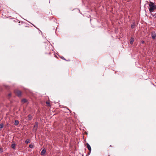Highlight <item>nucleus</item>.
<instances>
[{
    "label": "nucleus",
    "instance_id": "nucleus-1",
    "mask_svg": "<svg viewBox=\"0 0 156 156\" xmlns=\"http://www.w3.org/2000/svg\"><path fill=\"white\" fill-rule=\"evenodd\" d=\"M149 6L150 7L149 8L150 12L151 13L156 9V6L154 5V4L153 3L150 2V4H149Z\"/></svg>",
    "mask_w": 156,
    "mask_h": 156
},
{
    "label": "nucleus",
    "instance_id": "nucleus-2",
    "mask_svg": "<svg viewBox=\"0 0 156 156\" xmlns=\"http://www.w3.org/2000/svg\"><path fill=\"white\" fill-rule=\"evenodd\" d=\"M38 126V123L37 122H36L35 123V125L34 126L33 130L35 132L37 130V128Z\"/></svg>",
    "mask_w": 156,
    "mask_h": 156
},
{
    "label": "nucleus",
    "instance_id": "nucleus-3",
    "mask_svg": "<svg viewBox=\"0 0 156 156\" xmlns=\"http://www.w3.org/2000/svg\"><path fill=\"white\" fill-rule=\"evenodd\" d=\"M15 92L16 94L19 97H20L21 95V93L20 91L19 90H16L15 91Z\"/></svg>",
    "mask_w": 156,
    "mask_h": 156
},
{
    "label": "nucleus",
    "instance_id": "nucleus-4",
    "mask_svg": "<svg viewBox=\"0 0 156 156\" xmlns=\"http://www.w3.org/2000/svg\"><path fill=\"white\" fill-rule=\"evenodd\" d=\"M151 37L153 39H154L156 37V33L155 32H153L151 33Z\"/></svg>",
    "mask_w": 156,
    "mask_h": 156
},
{
    "label": "nucleus",
    "instance_id": "nucleus-5",
    "mask_svg": "<svg viewBox=\"0 0 156 156\" xmlns=\"http://www.w3.org/2000/svg\"><path fill=\"white\" fill-rule=\"evenodd\" d=\"M87 148L89 151V153H90L91 152V147H90V145H89V144L88 143H87Z\"/></svg>",
    "mask_w": 156,
    "mask_h": 156
},
{
    "label": "nucleus",
    "instance_id": "nucleus-6",
    "mask_svg": "<svg viewBox=\"0 0 156 156\" xmlns=\"http://www.w3.org/2000/svg\"><path fill=\"white\" fill-rule=\"evenodd\" d=\"M46 151L45 149H44L41 151V155H44L46 153Z\"/></svg>",
    "mask_w": 156,
    "mask_h": 156
},
{
    "label": "nucleus",
    "instance_id": "nucleus-7",
    "mask_svg": "<svg viewBox=\"0 0 156 156\" xmlns=\"http://www.w3.org/2000/svg\"><path fill=\"white\" fill-rule=\"evenodd\" d=\"M134 39L132 37L130 40V44H132L133 43V42H134Z\"/></svg>",
    "mask_w": 156,
    "mask_h": 156
},
{
    "label": "nucleus",
    "instance_id": "nucleus-8",
    "mask_svg": "<svg viewBox=\"0 0 156 156\" xmlns=\"http://www.w3.org/2000/svg\"><path fill=\"white\" fill-rule=\"evenodd\" d=\"M19 122L17 120H16L15 121V122H14L15 125L16 126H17L19 124Z\"/></svg>",
    "mask_w": 156,
    "mask_h": 156
},
{
    "label": "nucleus",
    "instance_id": "nucleus-9",
    "mask_svg": "<svg viewBox=\"0 0 156 156\" xmlns=\"http://www.w3.org/2000/svg\"><path fill=\"white\" fill-rule=\"evenodd\" d=\"M135 22H133V24L131 25V28L132 29H133L134 28V27H135Z\"/></svg>",
    "mask_w": 156,
    "mask_h": 156
},
{
    "label": "nucleus",
    "instance_id": "nucleus-10",
    "mask_svg": "<svg viewBox=\"0 0 156 156\" xmlns=\"http://www.w3.org/2000/svg\"><path fill=\"white\" fill-rule=\"evenodd\" d=\"M28 119L29 120H30L32 119V116L31 115H28Z\"/></svg>",
    "mask_w": 156,
    "mask_h": 156
},
{
    "label": "nucleus",
    "instance_id": "nucleus-11",
    "mask_svg": "<svg viewBox=\"0 0 156 156\" xmlns=\"http://www.w3.org/2000/svg\"><path fill=\"white\" fill-rule=\"evenodd\" d=\"M16 146V144H12L11 147L15 149Z\"/></svg>",
    "mask_w": 156,
    "mask_h": 156
},
{
    "label": "nucleus",
    "instance_id": "nucleus-12",
    "mask_svg": "<svg viewBox=\"0 0 156 156\" xmlns=\"http://www.w3.org/2000/svg\"><path fill=\"white\" fill-rule=\"evenodd\" d=\"M151 13L152 16H153V17H156V13H152L151 12Z\"/></svg>",
    "mask_w": 156,
    "mask_h": 156
},
{
    "label": "nucleus",
    "instance_id": "nucleus-13",
    "mask_svg": "<svg viewBox=\"0 0 156 156\" xmlns=\"http://www.w3.org/2000/svg\"><path fill=\"white\" fill-rule=\"evenodd\" d=\"M30 140L29 139H27L25 141V143L26 144H28L30 142Z\"/></svg>",
    "mask_w": 156,
    "mask_h": 156
},
{
    "label": "nucleus",
    "instance_id": "nucleus-14",
    "mask_svg": "<svg viewBox=\"0 0 156 156\" xmlns=\"http://www.w3.org/2000/svg\"><path fill=\"white\" fill-rule=\"evenodd\" d=\"M4 127V125L3 123L0 124V129L3 128Z\"/></svg>",
    "mask_w": 156,
    "mask_h": 156
},
{
    "label": "nucleus",
    "instance_id": "nucleus-15",
    "mask_svg": "<svg viewBox=\"0 0 156 156\" xmlns=\"http://www.w3.org/2000/svg\"><path fill=\"white\" fill-rule=\"evenodd\" d=\"M22 102L23 103H25L27 101V100L26 99H23L22 100Z\"/></svg>",
    "mask_w": 156,
    "mask_h": 156
},
{
    "label": "nucleus",
    "instance_id": "nucleus-16",
    "mask_svg": "<svg viewBox=\"0 0 156 156\" xmlns=\"http://www.w3.org/2000/svg\"><path fill=\"white\" fill-rule=\"evenodd\" d=\"M29 147L30 148H33V147H34V146L33 145H32V144H30L29 145Z\"/></svg>",
    "mask_w": 156,
    "mask_h": 156
},
{
    "label": "nucleus",
    "instance_id": "nucleus-17",
    "mask_svg": "<svg viewBox=\"0 0 156 156\" xmlns=\"http://www.w3.org/2000/svg\"><path fill=\"white\" fill-rule=\"evenodd\" d=\"M61 58L62 59H64V57H61Z\"/></svg>",
    "mask_w": 156,
    "mask_h": 156
},
{
    "label": "nucleus",
    "instance_id": "nucleus-18",
    "mask_svg": "<svg viewBox=\"0 0 156 156\" xmlns=\"http://www.w3.org/2000/svg\"><path fill=\"white\" fill-rule=\"evenodd\" d=\"M2 151H1V148L0 147V153L1 152H2Z\"/></svg>",
    "mask_w": 156,
    "mask_h": 156
},
{
    "label": "nucleus",
    "instance_id": "nucleus-19",
    "mask_svg": "<svg viewBox=\"0 0 156 156\" xmlns=\"http://www.w3.org/2000/svg\"><path fill=\"white\" fill-rule=\"evenodd\" d=\"M141 42H142V43H143V44L144 43V41H142Z\"/></svg>",
    "mask_w": 156,
    "mask_h": 156
},
{
    "label": "nucleus",
    "instance_id": "nucleus-20",
    "mask_svg": "<svg viewBox=\"0 0 156 156\" xmlns=\"http://www.w3.org/2000/svg\"><path fill=\"white\" fill-rule=\"evenodd\" d=\"M46 104H49V103H48V102H46Z\"/></svg>",
    "mask_w": 156,
    "mask_h": 156
},
{
    "label": "nucleus",
    "instance_id": "nucleus-21",
    "mask_svg": "<svg viewBox=\"0 0 156 156\" xmlns=\"http://www.w3.org/2000/svg\"><path fill=\"white\" fill-rule=\"evenodd\" d=\"M9 96H10L11 95V94H9Z\"/></svg>",
    "mask_w": 156,
    "mask_h": 156
},
{
    "label": "nucleus",
    "instance_id": "nucleus-22",
    "mask_svg": "<svg viewBox=\"0 0 156 156\" xmlns=\"http://www.w3.org/2000/svg\"><path fill=\"white\" fill-rule=\"evenodd\" d=\"M1 121V120L0 119V121Z\"/></svg>",
    "mask_w": 156,
    "mask_h": 156
}]
</instances>
